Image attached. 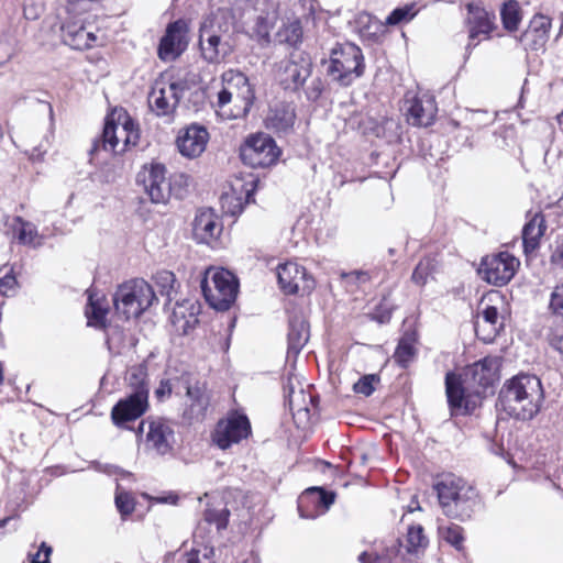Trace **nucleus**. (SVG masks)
<instances>
[{
    "instance_id": "f704fd0d",
    "label": "nucleus",
    "mask_w": 563,
    "mask_h": 563,
    "mask_svg": "<svg viewBox=\"0 0 563 563\" xmlns=\"http://www.w3.org/2000/svg\"><path fill=\"white\" fill-rule=\"evenodd\" d=\"M504 27L508 31H516L521 21L520 8L517 1L506 2L500 12Z\"/></svg>"
},
{
    "instance_id": "37998d69",
    "label": "nucleus",
    "mask_w": 563,
    "mask_h": 563,
    "mask_svg": "<svg viewBox=\"0 0 563 563\" xmlns=\"http://www.w3.org/2000/svg\"><path fill=\"white\" fill-rule=\"evenodd\" d=\"M211 552L207 548L203 549L202 553L201 550L194 549L188 553H178L174 554V556L176 558V563H209V553Z\"/></svg>"
},
{
    "instance_id": "473e14b6",
    "label": "nucleus",
    "mask_w": 563,
    "mask_h": 563,
    "mask_svg": "<svg viewBox=\"0 0 563 563\" xmlns=\"http://www.w3.org/2000/svg\"><path fill=\"white\" fill-rule=\"evenodd\" d=\"M276 12L277 11H273L272 13L261 12L257 16L253 33L261 43L269 42V33L276 21Z\"/></svg>"
},
{
    "instance_id": "6e6d98bb",
    "label": "nucleus",
    "mask_w": 563,
    "mask_h": 563,
    "mask_svg": "<svg viewBox=\"0 0 563 563\" xmlns=\"http://www.w3.org/2000/svg\"><path fill=\"white\" fill-rule=\"evenodd\" d=\"M156 280L163 286V291L169 296L175 283L174 274L170 272H161L157 274Z\"/></svg>"
},
{
    "instance_id": "4468645a",
    "label": "nucleus",
    "mask_w": 563,
    "mask_h": 563,
    "mask_svg": "<svg viewBox=\"0 0 563 563\" xmlns=\"http://www.w3.org/2000/svg\"><path fill=\"white\" fill-rule=\"evenodd\" d=\"M251 424L246 416L234 412L218 422L212 434L213 442L222 450L249 437Z\"/></svg>"
},
{
    "instance_id": "09e8293b",
    "label": "nucleus",
    "mask_w": 563,
    "mask_h": 563,
    "mask_svg": "<svg viewBox=\"0 0 563 563\" xmlns=\"http://www.w3.org/2000/svg\"><path fill=\"white\" fill-rule=\"evenodd\" d=\"M549 309L555 314L563 316V282L553 288L550 295Z\"/></svg>"
},
{
    "instance_id": "052dcab7",
    "label": "nucleus",
    "mask_w": 563,
    "mask_h": 563,
    "mask_svg": "<svg viewBox=\"0 0 563 563\" xmlns=\"http://www.w3.org/2000/svg\"><path fill=\"white\" fill-rule=\"evenodd\" d=\"M42 12V7H36V8H33L29 4H24V15L26 19H30V20H35L40 16Z\"/></svg>"
},
{
    "instance_id": "5fc2aeb1",
    "label": "nucleus",
    "mask_w": 563,
    "mask_h": 563,
    "mask_svg": "<svg viewBox=\"0 0 563 563\" xmlns=\"http://www.w3.org/2000/svg\"><path fill=\"white\" fill-rule=\"evenodd\" d=\"M244 1L258 12L272 13L273 11H277V7H278L277 0H244Z\"/></svg>"
},
{
    "instance_id": "a878e982",
    "label": "nucleus",
    "mask_w": 563,
    "mask_h": 563,
    "mask_svg": "<svg viewBox=\"0 0 563 563\" xmlns=\"http://www.w3.org/2000/svg\"><path fill=\"white\" fill-rule=\"evenodd\" d=\"M187 408L184 412L189 420L201 419L209 406V395L205 385L196 384L187 387Z\"/></svg>"
},
{
    "instance_id": "2eb2a0df",
    "label": "nucleus",
    "mask_w": 563,
    "mask_h": 563,
    "mask_svg": "<svg viewBox=\"0 0 563 563\" xmlns=\"http://www.w3.org/2000/svg\"><path fill=\"white\" fill-rule=\"evenodd\" d=\"M154 203H165L170 197V183L166 177L163 164L152 163L145 166L137 176Z\"/></svg>"
},
{
    "instance_id": "393cba45",
    "label": "nucleus",
    "mask_w": 563,
    "mask_h": 563,
    "mask_svg": "<svg viewBox=\"0 0 563 563\" xmlns=\"http://www.w3.org/2000/svg\"><path fill=\"white\" fill-rule=\"evenodd\" d=\"M295 118L294 108L290 104L280 103L269 109L265 124L276 133H287L292 128Z\"/></svg>"
},
{
    "instance_id": "864d4df0",
    "label": "nucleus",
    "mask_w": 563,
    "mask_h": 563,
    "mask_svg": "<svg viewBox=\"0 0 563 563\" xmlns=\"http://www.w3.org/2000/svg\"><path fill=\"white\" fill-rule=\"evenodd\" d=\"M375 380L374 375H366L360 378L353 386V389L357 394L369 396L374 391L373 383Z\"/></svg>"
},
{
    "instance_id": "603ef678",
    "label": "nucleus",
    "mask_w": 563,
    "mask_h": 563,
    "mask_svg": "<svg viewBox=\"0 0 563 563\" xmlns=\"http://www.w3.org/2000/svg\"><path fill=\"white\" fill-rule=\"evenodd\" d=\"M145 377H146V372L143 367L141 366H134V367H131L128 372V380H129V384L134 387V390L136 388H147L146 387V384H145Z\"/></svg>"
},
{
    "instance_id": "3c124183",
    "label": "nucleus",
    "mask_w": 563,
    "mask_h": 563,
    "mask_svg": "<svg viewBox=\"0 0 563 563\" xmlns=\"http://www.w3.org/2000/svg\"><path fill=\"white\" fill-rule=\"evenodd\" d=\"M115 505L122 516L130 515L134 510V499L125 492H117Z\"/></svg>"
},
{
    "instance_id": "1a4fd4ad",
    "label": "nucleus",
    "mask_w": 563,
    "mask_h": 563,
    "mask_svg": "<svg viewBox=\"0 0 563 563\" xmlns=\"http://www.w3.org/2000/svg\"><path fill=\"white\" fill-rule=\"evenodd\" d=\"M363 54L355 44L344 43L332 49L328 73L341 85H350L363 74Z\"/></svg>"
},
{
    "instance_id": "de8ad7c7",
    "label": "nucleus",
    "mask_w": 563,
    "mask_h": 563,
    "mask_svg": "<svg viewBox=\"0 0 563 563\" xmlns=\"http://www.w3.org/2000/svg\"><path fill=\"white\" fill-rule=\"evenodd\" d=\"M412 7H404V8H397L395 9L387 18H386V24L387 25H397L401 22L410 21L416 12L412 11Z\"/></svg>"
},
{
    "instance_id": "4d7b16f0",
    "label": "nucleus",
    "mask_w": 563,
    "mask_h": 563,
    "mask_svg": "<svg viewBox=\"0 0 563 563\" xmlns=\"http://www.w3.org/2000/svg\"><path fill=\"white\" fill-rule=\"evenodd\" d=\"M52 554V548L45 542L41 544L37 552L32 555L31 563H49V556Z\"/></svg>"
},
{
    "instance_id": "0e129e2a",
    "label": "nucleus",
    "mask_w": 563,
    "mask_h": 563,
    "mask_svg": "<svg viewBox=\"0 0 563 563\" xmlns=\"http://www.w3.org/2000/svg\"><path fill=\"white\" fill-rule=\"evenodd\" d=\"M10 223L11 221H9V217L2 210H0V229L7 227L10 228Z\"/></svg>"
},
{
    "instance_id": "6e6552de",
    "label": "nucleus",
    "mask_w": 563,
    "mask_h": 563,
    "mask_svg": "<svg viewBox=\"0 0 563 563\" xmlns=\"http://www.w3.org/2000/svg\"><path fill=\"white\" fill-rule=\"evenodd\" d=\"M140 139L137 125L123 109L114 110L107 117L102 140L104 150L121 154Z\"/></svg>"
},
{
    "instance_id": "6ab92c4d",
    "label": "nucleus",
    "mask_w": 563,
    "mask_h": 563,
    "mask_svg": "<svg viewBox=\"0 0 563 563\" xmlns=\"http://www.w3.org/2000/svg\"><path fill=\"white\" fill-rule=\"evenodd\" d=\"M407 121L416 126H429L434 121L437 114V104L433 96L422 93L409 98L405 101Z\"/></svg>"
},
{
    "instance_id": "bb28decb",
    "label": "nucleus",
    "mask_w": 563,
    "mask_h": 563,
    "mask_svg": "<svg viewBox=\"0 0 563 563\" xmlns=\"http://www.w3.org/2000/svg\"><path fill=\"white\" fill-rule=\"evenodd\" d=\"M545 220L541 213H536L523 227L522 243L525 252L536 251L540 244V239L545 232Z\"/></svg>"
},
{
    "instance_id": "58836bf2",
    "label": "nucleus",
    "mask_w": 563,
    "mask_h": 563,
    "mask_svg": "<svg viewBox=\"0 0 563 563\" xmlns=\"http://www.w3.org/2000/svg\"><path fill=\"white\" fill-rule=\"evenodd\" d=\"M550 29L551 20L543 14H537L531 20L527 34L536 33L538 41L544 42Z\"/></svg>"
},
{
    "instance_id": "49530a36",
    "label": "nucleus",
    "mask_w": 563,
    "mask_h": 563,
    "mask_svg": "<svg viewBox=\"0 0 563 563\" xmlns=\"http://www.w3.org/2000/svg\"><path fill=\"white\" fill-rule=\"evenodd\" d=\"M549 344L563 354V319L554 322L548 334Z\"/></svg>"
},
{
    "instance_id": "13d9d810",
    "label": "nucleus",
    "mask_w": 563,
    "mask_h": 563,
    "mask_svg": "<svg viewBox=\"0 0 563 563\" xmlns=\"http://www.w3.org/2000/svg\"><path fill=\"white\" fill-rule=\"evenodd\" d=\"M298 397H303L302 393L300 391L299 394H296L292 389L290 390V393L288 394V402H289V407L292 411H297L298 413H300L301 411L305 412V415L308 413V409L305 407H300L298 404H297V398Z\"/></svg>"
},
{
    "instance_id": "cd10ccee",
    "label": "nucleus",
    "mask_w": 563,
    "mask_h": 563,
    "mask_svg": "<svg viewBox=\"0 0 563 563\" xmlns=\"http://www.w3.org/2000/svg\"><path fill=\"white\" fill-rule=\"evenodd\" d=\"M309 340V327L302 317L295 316L289 321L288 353L298 354Z\"/></svg>"
},
{
    "instance_id": "2f4dec72",
    "label": "nucleus",
    "mask_w": 563,
    "mask_h": 563,
    "mask_svg": "<svg viewBox=\"0 0 563 563\" xmlns=\"http://www.w3.org/2000/svg\"><path fill=\"white\" fill-rule=\"evenodd\" d=\"M185 305L178 306L173 313V322L178 330L183 333H188L189 330L194 329L198 323L197 312L199 310L194 303L190 305V312L188 318L185 316Z\"/></svg>"
},
{
    "instance_id": "c03bdc74",
    "label": "nucleus",
    "mask_w": 563,
    "mask_h": 563,
    "mask_svg": "<svg viewBox=\"0 0 563 563\" xmlns=\"http://www.w3.org/2000/svg\"><path fill=\"white\" fill-rule=\"evenodd\" d=\"M230 512L223 507L220 509L208 508L205 514V519L209 523H214L218 530L224 529L228 525Z\"/></svg>"
},
{
    "instance_id": "72a5a7b5",
    "label": "nucleus",
    "mask_w": 563,
    "mask_h": 563,
    "mask_svg": "<svg viewBox=\"0 0 563 563\" xmlns=\"http://www.w3.org/2000/svg\"><path fill=\"white\" fill-rule=\"evenodd\" d=\"M428 545V538L420 525H413L408 528L406 536V550L408 553H418Z\"/></svg>"
},
{
    "instance_id": "4c0bfd02",
    "label": "nucleus",
    "mask_w": 563,
    "mask_h": 563,
    "mask_svg": "<svg viewBox=\"0 0 563 563\" xmlns=\"http://www.w3.org/2000/svg\"><path fill=\"white\" fill-rule=\"evenodd\" d=\"M439 533L444 541L453 545L456 550H462L464 536L463 529L460 526L455 523L440 526Z\"/></svg>"
},
{
    "instance_id": "680f3d73",
    "label": "nucleus",
    "mask_w": 563,
    "mask_h": 563,
    "mask_svg": "<svg viewBox=\"0 0 563 563\" xmlns=\"http://www.w3.org/2000/svg\"><path fill=\"white\" fill-rule=\"evenodd\" d=\"M345 277L353 280L355 279L361 283H365L366 280H368V275L365 272H352L350 274H346Z\"/></svg>"
},
{
    "instance_id": "79ce46f5",
    "label": "nucleus",
    "mask_w": 563,
    "mask_h": 563,
    "mask_svg": "<svg viewBox=\"0 0 563 563\" xmlns=\"http://www.w3.org/2000/svg\"><path fill=\"white\" fill-rule=\"evenodd\" d=\"M434 269L433 261L431 258L421 260L416 266L411 279L417 285H424L427 283L428 277Z\"/></svg>"
},
{
    "instance_id": "9d476101",
    "label": "nucleus",
    "mask_w": 563,
    "mask_h": 563,
    "mask_svg": "<svg viewBox=\"0 0 563 563\" xmlns=\"http://www.w3.org/2000/svg\"><path fill=\"white\" fill-rule=\"evenodd\" d=\"M282 154L275 140L265 133L250 135L240 147V156L244 164L253 168H265L277 163Z\"/></svg>"
},
{
    "instance_id": "c85d7f7f",
    "label": "nucleus",
    "mask_w": 563,
    "mask_h": 563,
    "mask_svg": "<svg viewBox=\"0 0 563 563\" xmlns=\"http://www.w3.org/2000/svg\"><path fill=\"white\" fill-rule=\"evenodd\" d=\"M108 312L109 305L107 299L103 296L90 294L85 311L88 324L93 327H104Z\"/></svg>"
},
{
    "instance_id": "0eeeda50",
    "label": "nucleus",
    "mask_w": 563,
    "mask_h": 563,
    "mask_svg": "<svg viewBox=\"0 0 563 563\" xmlns=\"http://www.w3.org/2000/svg\"><path fill=\"white\" fill-rule=\"evenodd\" d=\"M156 299L152 286L144 279H132L122 284L113 296L118 314L124 319L140 317Z\"/></svg>"
},
{
    "instance_id": "aec40b11",
    "label": "nucleus",
    "mask_w": 563,
    "mask_h": 563,
    "mask_svg": "<svg viewBox=\"0 0 563 563\" xmlns=\"http://www.w3.org/2000/svg\"><path fill=\"white\" fill-rule=\"evenodd\" d=\"M209 133L205 126L191 124L179 131L176 145L179 153L187 158L199 157L206 150Z\"/></svg>"
},
{
    "instance_id": "a19ab883",
    "label": "nucleus",
    "mask_w": 563,
    "mask_h": 563,
    "mask_svg": "<svg viewBox=\"0 0 563 563\" xmlns=\"http://www.w3.org/2000/svg\"><path fill=\"white\" fill-rule=\"evenodd\" d=\"M500 329L494 327L488 321L484 320L482 317L477 316L475 321V332L479 340L485 343H490L494 341L496 335L499 333Z\"/></svg>"
},
{
    "instance_id": "a18cd8bd",
    "label": "nucleus",
    "mask_w": 563,
    "mask_h": 563,
    "mask_svg": "<svg viewBox=\"0 0 563 563\" xmlns=\"http://www.w3.org/2000/svg\"><path fill=\"white\" fill-rule=\"evenodd\" d=\"M16 286V278L13 268L4 265L0 267V292L4 296L13 291Z\"/></svg>"
},
{
    "instance_id": "39448f33",
    "label": "nucleus",
    "mask_w": 563,
    "mask_h": 563,
    "mask_svg": "<svg viewBox=\"0 0 563 563\" xmlns=\"http://www.w3.org/2000/svg\"><path fill=\"white\" fill-rule=\"evenodd\" d=\"M222 88L218 92L216 103L217 112L225 120L236 118L240 113L227 107L233 102L234 107L246 113L254 100V91L249 78L241 71L229 69L221 76Z\"/></svg>"
},
{
    "instance_id": "bf43d9fd",
    "label": "nucleus",
    "mask_w": 563,
    "mask_h": 563,
    "mask_svg": "<svg viewBox=\"0 0 563 563\" xmlns=\"http://www.w3.org/2000/svg\"><path fill=\"white\" fill-rule=\"evenodd\" d=\"M551 261L554 265L563 268V242L555 247Z\"/></svg>"
},
{
    "instance_id": "69168bd1",
    "label": "nucleus",
    "mask_w": 563,
    "mask_h": 563,
    "mask_svg": "<svg viewBox=\"0 0 563 563\" xmlns=\"http://www.w3.org/2000/svg\"><path fill=\"white\" fill-rule=\"evenodd\" d=\"M243 563H257L256 558L252 556L251 559L245 560Z\"/></svg>"
},
{
    "instance_id": "5701e85b",
    "label": "nucleus",
    "mask_w": 563,
    "mask_h": 563,
    "mask_svg": "<svg viewBox=\"0 0 563 563\" xmlns=\"http://www.w3.org/2000/svg\"><path fill=\"white\" fill-rule=\"evenodd\" d=\"M222 232V223L212 209H200L197 211L192 234L198 243L210 244L216 241Z\"/></svg>"
},
{
    "instance_id": "a211bd4d",
    "label": "nucleus",
    "mask_w": 563,
    "mask_h": 563,
    "mask_svg": "<svg viewBox=\"0 0 563 563\" xmlns=\"http://www.w3.org/2000/svg\"><path fill=\"white\" fill-rule=\"evenodd\" d=\"M335 494L321 487L307 488L298 501V510L302 518H316L329 510L334 503Z\"/></svg>"
},
{
    "instance_id": "412c9836",
    "label": "nucleus",
    "mask_w": 563,
    "mask_h": 563,
    "mask_svg": "<svg viewBox=\"0 0 563 563\" xmlns=\"http://www.w3.org/2000/svg\"><path fill=\"white\" fill-rule=\"evenodd\" d=\"M186 23L176 21L168 25L158 46V56L165 62L176 59L186 48Z\"/></svg>"
},
{
    "instance_id": "b1692460",
    "label": "nucleus",
    "mask_w": 563,
    "mask_h": 563,
    "mask_svg": "<svg viewBox=\"0 0 563 563\" xmlns=\"http://www.w3.org/2000/svg\"><path fill=\"white\" fill-rule=\"evenodd\" d=\"M253 190V181L243 183L241 179H236L231 186V191L221 196L223 211L232 217L242 213L244 206L251 200Z\"/></svg>"
},
{
    "instance_id": "f3484780",
    "label": "nucleus",
    "mask_w": 563,
    "mask_h": 563,
    "mask_svg": "<svg viewBox=\"0 0 563 563\" xmlns=\"http://www.w3.org/2000/svg\"><path fill=\"white\" fill-rule=\"evenodd\" d=\"M145 426H147L145 448L159 455L170 452L175 441L174 430L170 424L162 419L142 421L139 426V431L143 432Z\"/></svg>"
},
{
    "instance_id": "9b49d317",
    "label": "nucleus",
    "mask_w": 563,
    "mask_h": 563,
    "mask_svg": "<svg viewBox=\"0 0 563 563\" xmlns=\"http://www.w3.org/2000/svg\"><path fill=\"white\" fill-rule=\"evenodd\" d=\"M520 262L509 252L487 255L482 260L478 273L488 284L507 285L517 273Z\"/></svg>"
},
{
    "instance_id": "dca6fc26",
    "label": "nucleus",
    "mask_w": 563,
    "mask_h": 563,
    "mask_svg": "<svg viewBox=\"0 0 563 563\" xmlns=\"http://www.w3.org/2000/svg\"><path fill=\"white\" fill-rule=\"evenodd\" d=\"M148 389L136 388L128 397L121 399L111 410L112 422L122 427L125 422L140 418L147 409Z\"/></svg>"
},
{
    "instance_id": "7c9ffc66",
    "label": "nucleus",
    "mask_w": 563,
    "mask_h": 563,
    "mask_svg": "<svg viewBox=\"0 0 563 563\" xmlns=\"http://www.w3.org/2000/svg\"><path fill=\"white\" fill-rule=\"evenodd\" d=\"M284 75L285 77L283 81L287 87H290L291 85L294 87H298L309 77L310 65L307 62L299 64L295 60H288L284 66Z\"/></svg>"
},
{
    "instance_id": "ea45409f",
    "label": "nucleus",
    "mask_w": 563,
    "mask_h": 563,
    "mask_svg": "<svg viewBox=\"0 0 563 563\" xmlns=\"http://www.w3.org/2000/svg\"><path fill=\"white\" fill-rule=\"evenodd\" d=\"M18 52V41L14 36L3 34L0 36V66L8 63Z\"/></svg>"
},
{
    "instance_id": "c756f323",
    "label": "nucleus",
    "mask_w": 563,
    "mask_h": 563,
    "mask_svg": "<svg viewBox=\"0 0 563 563\" xmlns=\"http://www.w3.org/2000/svg\"><path fill=\"white\" fill-rule=\"evenodd\" d=\"M10 229L21 244L37 246L42 243L35 225L20 217L12 218Z\"/></svg>"
},
{
    "instance_id": "338daca9",
    "label": "nucleus",
    "mask_w": 563,
    "mask_h": 563,
    "mask_svg": "<svg viewBox=\"0 0 563 563\" xmlns=\"http://www.w3.org/2000/svg\"><path fill=\"white\" fill-rule=\"evenodd\" d=\"M8 521V519H4V520H1L0 521V527H3L5 525V522Z\"/></svg>"
},
{
    "instance_id": "e433bc0d",
    "label": "nucleus",
    "mask_w": 563,
    "mask_h": 563,
    "mask_svg": "<svg viewBox=\"0 0 563 563\" xmlns=\"http://www.w3.org/2000/svg\"><path fill=\"white\" fill-rule=\"evenodd\" d=\"M277 38L280 43H287L289 45H297L301 42L302 27L299 21H291L284 24L277 31Z\"/></svg>"
},
{
    "instance_id": "c9c22d12",
    "label": "nucleus",
    "mask_w": 563,
    "mask_h": 563,
    "mask_svg": "<svg viewBox=\"0 0 563 563\" xmlns=\"http://www.w3.org/2000/svg\"><path fill=\"white\" fill-rule=\"evenodd\" d=\"M415 339L413 336H404L395 351L394 358L402 367H406L415 357Z\"/></svg>"
},
{
    "instance_id": "774afa93",
    "label": "nucleus",
    "mask_w": 563,
    "mask_h": 563,
    "mask_svg": "<svg viewBox=\"0 0 563 563\" xmlns=\"http://www.w3.org/2000/svg\"><path fill=\"white\" fill-rule=\"evenodd\" d=\"M561 19H562V24H561V30H560V32L562 33V32H563V13L561 14Z\"/></svg>"
},
{
    "instance_id": "4be33fe9",
    "label": "nucleus",
    "mask_w": 563,
    "mask_h": 563,
    "mask_svg": "<svg viewBox=\"0 0 563 563\" xmlns=\"http://www.w3.org/2000/svg\"><path fill=\"white\" fill-rule=\"evenodd\" d=\"M277 278L286 294L307 291L312 288V280L307 277L305 267L294 262L282 264L277 268Z\"/></svg>"
},
{
    "instance_id": "e2e57ef3",
    "label": "nucleus",
    "mask_w": 563,
    "mask_h": 563,
    "mask_svg": "<svg viewBox=\"0 0 563 563\" xmlns=\"http://www.w3.org/2000/svg\"><path fill=\"white\" fill-rule=\"evenodd\" d=\"M46 153V150H40L35 147L31 153V158L34 161H41Z\"/></svg>"
},
{
    "instance_id": "20e7f679",
    "label": "nucleus",
    "mask_w": 563,
    "mask_h": 563,
    "mask_svg": "<svg viewBox=\"0 0 563 563\" xmlns=\"http://www.w3.org/2000/svg\"><path fill=\"white\" fill-rule=\"evenodd\" d=\"M199 47L202 58L210 64H219L232 54V33L222 14L217 13L203 20L199 30Z\"/></svg>"
},
{
    "instance_id": "f257e3e1",
    "label": "nucleus",
    "mask_w": 563,
    "mask_h": 563,
    "mask_svg": "<svg viewBox=\"0 0 563 563\" xmlns=\"http://www.w3.org/2000/svg\"><path fill=\"white\" fill-rule=\"evenodd\" d=\"M498 360L492 356L484 357L468 366L465 376L474 388L473 395L465 393L459 375L448 373L445 393L452 415H465L473 411L477 405L476 399L481 398L485 390L498 380Z\"/></svg>"
},
{
    "instance_id": "423d86ee",
    "label": "nucleus",
    "mask_w": 563,
    "mask_h": 563,
    "mask_svg": "<svg viewBox=\"0 0 563 563\" xmlns=\"http://www.w3.org/2000/svg\"><path fill=\"white\" fill-rule=\"evenodd\" d=\"M201 290L210 307L224 311L235 301L239 283L231 272L210 267L201 280Z\"/></svg>"
},
{
    "instance_id": "7ed1b4c3",
    "label": "nucleus",
    "mask_w": 563,
    "mask_h": 563,
    "mask_svg": "<svg viewBox=\"0 0 563 563\" xmlns=\"http://www.w3.org/2000/svg\"><path fill=\"white\" fill-rule=\"evenodd\" d=\"M439 504L448 517L465 520L477 504L473 486L453 474L443 475L434 484Z\"/></svg>"
},
{
    "instance_id": "f03ea898",
    "label": "nucleus",
    "mask_w": 563,
    "mask_h": 563,
    "mask_svg": "<svg viewBox=\"0 0 563 563\" xmlns=\"http://www.w3.org/2000/svg\"><path fill=\"white\" fill-rule=\"evenodd\" d=\"M543 401L541 380L534 375H517L507 380L499 395L503 410L518 420H530Z\"/></svg>"
},
{
    "instance_id": "f8f14e48",
    "label": "nucleus",
    "mask_w": 563,
    "mask_h": 563,
    "mask_svg": "<svg viewBox=\"0 0 563 563\" xmlns=\"http://www.w3.org/2000/svg\"><path fill=\"white\" fill-rule=\"evenodd\" d=\"M185 90V82L161 77L152 87L148 103L158 115H166L174 111Z\"/></svg>"
},
{
    "instance_id": "8fccbe9b",
    "label": "nucleus",
    "mask_w": 563,
    "mask_h": 563,
    "mask_svg": "<svg viewBox=\"0 0 563 563\" xmlns=\"http://www.w3.org/2000/svg\"><path fill=\"white\" fill-rule=\"evenodd\" d=\"M477 316L482 317L484 320L488 321L490 324L500 330L504 327L503 317L499 314L497 308L494 306H484L477 313Z\"/></svg>"
},
{
    "instance_id": "ddd939ff",
    "label": "nucleus",
    "mask_w": 563,
    "mask_h": 563,
    "mask_svg": "<svg viewBox=\"0 0 563 563\" xmlns=\"http://www.w3.org/2000/svg\"><path fill=\"white\" fill-rule=\"evenodd\" d=\"M467 15L465 27L468 33L467 47L476 46L479 42L489 38L495 30V14L487 11L479 2L466 4Z\"/></svg>"
}]
</instances>
